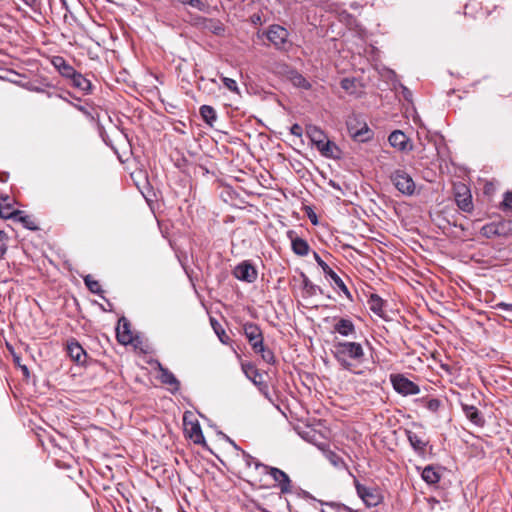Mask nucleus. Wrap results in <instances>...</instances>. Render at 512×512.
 Segmentation results:
<instances>
[{
  "instance_id": "f704fd0d",
  "label": "nucleus",
  "mask_w": 512,
  "mask_h": 512,
  "mask_svg": "<svg viewBox=\"0 0 512 512\" xmlns=\"http://www.w3.org/2000/svg\"><path fill=\"white\" fill-rule=\"evenodd\" d=\"M302 288L308 296H314L317 292H322V289L311 282L305 273H301Z\"/></svg>"
},
{
  "instance_id": "4c0bfd02",
  "label": "nucleus",
  "mask_w": 512,
  "mask_h": 512,
  "mask_svg": "<svg viewBox=\"0 0 512 512\" xmlns=\"http://www.w3.org/2000/svg\"><path fill=\"white\" fill-rule=\"evenodd\" d=\"M83 280H84L86 287L88 288V290L91 293L97 294V295L103 294L104 291H103L100 283L97 280H94L91 275H86L83 278Z\"/></svg>"
},
{
  "instance_id": "8fccbe9b",
  "label": "nucleus",
  "mask_w": 512,
  "mask_h": 512,
  "mask_svg": "<svg viewBox=\"0 0 512 512\" xmlns=\"http://www.w3.org/2000/svg\"><path fill=\"white\" fill-rule=\"evenodd\" d=\"M496 308L504 311H512V303L500 302L496 305Z\"/></svg>"
},
{
  "instance_id": "6ab92c4d",
  "label": "nucleus",
  "mask_w": 512,
  "mask_h": 512,
  "mask_svg": "<svg viewBox=\"0 0 512 512\" xmlns=\"http://www.w3.org/2000/svg\"><path fill=\"white\" fill-rule=\"evenodd\" d=\"M288 238L291 240L292 251L298 256H306L309 253L310 246L308 242L296 235L293 230L287 232Z\"/></svg>"
},
{
  "instance_id": "c03bdc74",
  "label": "nucleus",
  "mask_w": 512,
  "mask_h": 512,
  "mask_svg": "<svg viewBox=\"0 0 512 512\" xmlns=\"http://www.w3.org/2000/svg\"><path fill=\"white\" fill-rule=\"evenodd\" d=\"M502 210L512 209V191H507L504 194V199L501 203Z\"/></svg>"
},
{
  "instance_id": "49530a36",
  "label": "nucleus",
  "mask_w": 512,
  "mask_h": 512,
  "mask_svg": "<svg viewBox=\"0 0 512 512\" xmlns=\"http://www.w3.org/2000/svg\"><path fill=\"white\" fill-rule=\"evenodd\" d=\"M241 454H242L243 460H244V462H245L247 467H251L252 465L255 466V462H260L259 460H257L253 456H251L245 450H241Z\"/></svg>"
},
{
  "instance_id": "6e6552de",
  "label": "nucleus",
  "mask_w": 512,
  "mask_h": 512,
  "mask_svg": "<svg viewBox=\"0 0 512 512\" xmlns=\"http://www.w3.org/2000/svg\"><path fill=\"white\" fill-rule=\"evenodd\" d=\"M267 39L278 50H286L289 32L280 25H271L266 33Z\"/></svg>"
},
{
  "instance_id": "20e7f679",
  "label": "nucleus",
  "mask_w": 512,
  "mask_h": 512,
  "mask_svg": "<svg viewBox=\"0 0 512 512\" xmlns=\"http://www.w3.org/2000/svg\"><path fill=\"white\" fill-rule=\"evenodd\" d=\"M390 179L395 188L404 195H412L415 191V183L412 177L402 169L395 170Z\"/></svg>"
},
{
  "instance_id": "de8ad7c7",
  "label": "nucleus",
  "mask_w": 512,
  "mask_h": 512,
  "mask_svg": "<svg viewBox=\"0 0 512 512\" xmlns=\"http://www.w3.org/2000/svg\"><path fill=\"white\" fill-rule=\"evenodd\" d=\"M22 87H24L25 89L31 91V92H36V93H44V89H42L41 87L39 86H36L34 85L33 83H25V84H21Z\"/></svg>"
},
{
  "instance_id": "4468645a",
  "label": "nucleus",
  "mask_w": 512,
  "mask_h": 512,
  "mask_svg": "<svg viewBox=\"0 0 512 512\" xmlns=\"http://www.w3.org/2000/svg\"><path fill=\"white\" fill-rule=\"evenodd\" d=\"M51 64L56 71L66 80H69L72 76H75L77 72L75 68L66 61L62 56H53L51 58Z\"/></svg>"
},
{
  "instance_id": "412c9836",
  "label": "nucleus",
  "mask_w": 512,
  "mask_h": 512,
  "mask_svg": "<svg viewBox=\"0 0 512 512\" xmlns=\"http://www.w3.org/2000/svg\"><path fill=\"white\" fill-rule=\"evenodd\" d=\"M6 219L17 220L23 224V226L31 231L38 230V226L31 216L26 215L24 211L21 210H13L8 215H5Z\"/></svg>"
},
{
  "instance_id": "69168bd1",
  "label": "nucleus",
  "mask_w": 512,
  "mask_h": 512,
  "mask_svg": "<svg viewBox=\"0 0 512 512\" xmlns=\"http://www.w3.org/2000/svg\"><path fill=\"white\" fill-rule=\"evenodd\" d=\"M413 426L421 427V425H420V424H417V423H413Z\"/></svg>"
},
{
  "instance_id": "cd10ccee",
  "label": "nucleus",
  "mask_w": 512,
  "mask_h": 512,
  "mask_svg": "<svg viewBox=\"0 0 512 512\" xmlns=\"http://www.w3.org/2000/svg\"><path fill=\"white\" fill-rule=\"evenodd\" d=\"M200 115L203 121L210 127H213L215 121L217 120V112L210 105H202L199 109Z\"/></svg>"
},
{
  "instance_id": "9b49d317",
  "label": "nucleus",
  "mask_w": 512,
  "mask_h": 512,
  "mask_svg": "<svg viewBox=\"0 0 512 512\" xmlns=\"http://www.w3.org/2000/svg\"><path fill=\"white\" fill-rule=\"evenodd\" d=\"M455 202L463 212H471L473 210L472 196L468 187L461 184L455 188Z\"/></svg>"
},
{
  "instance_id": "58836bf2",
  "label": "nucleus",
  "mask_w": 512,
  "mask_h": 512,
  "mask_svg": "<svg viewBox=\"0 0 512 512\" xmlns=\"http://www.w3.org/2000/svg\"><path fill=\"white\" fill-rule=\"evenodd\" d=\"M498 234L499 230L497 226H495V222L488 223L481 228V235L488 239L496 237Z\"/></svg>"
},
{
  "instance_id": "a19ab883",
  "label": "nucleus",
  "mask_w": 512,
  "mask_h": 512,
  "mask_svg": "<svg viewBox=\"0 0 512 512\" xmlns=\"http://www.w3.org/2000/svg\"><path fill=\"white\" fill-rule=\"evenodd\" d=\"M221 81L229 91L236 94L240 93L237 82L234 79L229 77H221Z\"/></svg>"
},
{
  "instance_id": "e2e57ef3",
  "label": "nucleus",
  "mask_w": 512,
  "mask_h": 512,
  "mask_svg": "<svg viewBox=\"0 0 512 512\" xmlns=\"http://www.w3.org/2000/svg\"><path fill=\"white\" fill-rule=\"evenodd\" d=\"M305 496L308 498H312V496L308 492H305Z\"/></svg>"
},
{
  "instance_id": "13d9d810",
  "label": "nucleus",
  "mask_w": 512,
  "mask_h": 512,
  "mask_svg": "<svg viewBox=\"0 0 512 512\" xmlns=\"http://www.w3.org/2000/svg\"><path fill=\"white\" fill-rule=\"evenodd\" d=\"M13 361H14V363H15L18 367H19V365H22V364L20 363V357H19V356H17V355H15V354L13 355Z\"/></svg>"
},
{
  "instance_id": "864d4df0",
  "label": "nucleus",
  "mask_w": 512,
  "mask_h": 512,
  "mask_svg": "<svg viewBox=\"0 0 512 512\" xmlns=\"http://www.w3.org/2000/svg\"><path fill=\"white\" fill-rule=\"evenodd\" d=\"M19 368L21 369L22 373H23V376L25 378H29L30 376V372H29V369L26 365H19Z\"/></svg>"
},
{
  "instance_id": "e433bc0d",
  "label": "nucleus",
  "mask_w": 512,
  "mask_h": 512,
  "mask_svg": "<svg viewBox=\"0 0 512 512\" xmlns=\"http://www.w3.org/2000/svg\"><path fill=\"white\" fill-rule=\"evenodd\" d=\"M211 326L218 336L219 340L223 344H228L230 342V337L226 334L225 330L222 328L221 324L214 318L210 319Z\"/></svg>"
},
{
  "instance_id": "f257e3e1",
  "label": "nucleus",
  "mask_w": 512,
  "mask_h": 512,
  "mask_svg": "<svg viewBox=\"0 0 512 512\" xmlns=\"http://www.w3.org/2000/svg\"><path fill=\"white\" fill-rule=\"evenodd\" d=\"M333 355L339 365L348 371L353 368V362L362 363L365 353L362 345L352 341H337L333 345Z\"/></svg>"
},
{
  "instance_id": "bb28decb",
  "label": "nucleus",
  "mask_w": 512,
  "mask_h": 512,
  "mask_svg": "<svg viewBox=\"0 0 512 512\" xmlns=\"http://www.w3.org/2000/svg\"><path fill=\"white\" fill-rule=\"evenodd\" d=\"M422 479L429 485L440 481L441 475L433 465H428L422 470Z\"/></svg>"
},
{
  "instance_id": "f3484780",
  "label": "nucleus",
  "mask_w": 512,
  "mask_h": 512,
  "mask_svg": "<svg viewBox=\"0 0 512 512\" xmlns=\"http://www.w3.org/2000/svg\"><path fill=\"white\" fill-rule=\"evenodd\" d=\"M130 322L126 317H121L116 328L117 340L124 345L130 344L133 340L130 330Z\"/></svg>"
},
{
  "instance_id": "b1692460",
  "label": "nucleus",
  "mask_w": 512,
  "mask_h": 512,
  "mask_svg": "<svg viewBox=\"0 0 512 512\" xmlns=\"http://www.w3.org/2000/svg\"><path fill=\"white\" fill-rule=\"evenodd\" d=\"M287 77L293 86L297 88L310 90L312 87L311 83L297 70L292 69L288 71Z\"/></svg>"
},
{
  "instance_id": "ea45409f",
  "label": "nucleus",
  "mask_w": 512,
  "mask_h": 512,
  "mask_svg": "<svg viewBox=\"0 0 512 512\" xmlns=\"http://www.w3.org/2000/svg\"><path fill=\"white\" fill-rule=\"evenodd\" d=\"M495 226H497L499 230L498 236H507L509 234H512V222L511 221H500L495 222Z\"/></svg>"
},
{
  "instance_id": "2f4dec72",
  "label": "nucleus",
  "mask_w": 512,
  "mask_h": 512,
  "mask_svg": "<svg viewBox=\"0 0 512 512\" xmlns=\"http://www.w3.org/2000/svg\"><path fill=\"white\" fill-rule=\"evenodd\" d=\"M324 455L326 459L337 469H348L344 459L332 450H325Z\"/></svg>"
},
{
  "instance_id": "393cba45",
  "label": "nucleus",
  "mask_w": 512,
  "mask_h": 512,
  "mask_svg": "<svg viewBox=\"0 0 512 512\" xmlns=\"http://www.w3.org/2000/svg\"><path fill=\"white\" fill-rule=\"evenodd\" d=\"M241 369L245 376L252 381V383L256 386L257 382L260 379H263L262 373L256 368V366L251 362H243L241 364Z\"/></svg>"
},
{
  "instance_id": "0e129e2a",
  "label": "nucleus",
  "mask_w": 512,
  "mask_h": 512,
  "mask_svg": "<svg viewBox=\"0 0 512 512\" xmlns=\"http://www.w3.org/2000/svg\"><path fill=\"white\" fill-rule=\"evenodd\" d=\"M45 93H46V95H47L48 97H52V93H51V92H45Z\"/></svg>"
},
{
  "instance_id": "603ef678",
  "label": "nucleus",
  "mask_w": 512,
  "mask_h": 512,
  "mask_svg": "<svg viewBox=\"0 0 512 512\" xmlns=\"http://www.w3.org/2000/svg\"><path fill=\"white\" fill-rule=\"evenodd\" d=\"M99 133H100V136L102 137L103 141L107 144V145H110L109 141H108V137L106 135V132L103 128V126L99 125Z\"/></svg>"
},
{
  "instance_id": "4d7b16f0",
  "label": "nucleus",
  "mask_w": 512,
  "mask_h": 512,
  "mask_svg": "<svg viewBox=\"0 0 512 512\" xmlns=\"http://www.w3.org/2000/svg\"><path fill=\"white\" fill-rule=\"evenodd\" d=\"M403 94L406 99H408L411 96L410 90L404 86H403Z\"/></svg>"
},
{
  "instance_id": "dca6fc26",
  "label": "nucleus",
  "mask_w": 512,
  "mask_h": 512,
  "mask_svg": "<svg viewBox=\"0 0 512 512\" xmlns=\"http://www.w3.org/2000/svg\"><path fill=\"white\" fill-rule=\"evenodd\" d=\"M67 353L71 360L78 365H83L86 361L87 353L75 339L68 341Z\"/></svg>"
},
{
  "instance_id": "39448f33",
  "label": "nucleus",
  "mask_w": 512,
  "mask_h": 512,
  "mask_svg": "<svg viewBox=\"0 0 512 512\" xmlns=\"http://www.w3.org/2000/svg\"><path fill=\"white\" fill-rule=\"evenodd\" d=\"M391 383L394 390L403 395H416L420 393V387L402 374L391 375Z\"/></svg>"
},
{
  "instance_id": "423d86ee",
  "label": "nucleus",
  "mask_w": 512,
  "mask_h": 512,
  "mask_svg": "<svg viewBox=\"0 0 512 512\" xmlns=\"http://www.w3.org/2000/svg\"><path fill=\"white\" fill-rule=\"evenodd\" d=\"M313 256L316 263L319 265V267H321L325 277L330 278L335 286L341 290L349 300H352L350 291L348 290L344 281L339 277V275L332 268H330V266L325 261L322 260L318 253L314 252Z\"/></svg>"
},
{
  "instance_id": "7c9ffc66",
  "label": "nucleus",
  "mask_w": 512,
  "mask_h": 512,
  "mask_svg": "<svg viewBox=\"0 0 512 512\" xmlns=\"http://www.w3.org/2000/svg\"><path fill=\"white\" fill-rule=\"evenodd\" d=\"M416 404L423 405L430 412L436 413L442 405L441 400L437 398L421 397L414 400Z\"/></svg>"
},
{
  "instance_id": "ddd939ff",
  "label": "nucleus",
  "mask_w": 512,
  "mask_h": 512,
  "mask_svg": "<svg viewBox=\"0 0 512 512\" xmlns=\"http://www.w3.org/2000/svg\"><path fill=\"white\" fill-rule=\"evenodd\" d=\"M317 150L321 153L322 156L326 158L338 159L340 157V149L339 147L331 140L326 137L322 139L320 142L312 143Z\"/></svg>"
},
{
  "instance_id": "6e6d98bb",
  "label": "nucleus",
  "mask_w": 512,
  "mask_h": 512,
  "mask_svg": "<svg viewBox=\"0 0 512 512\" xmlns=\"http://www.w3.org/2000/svg\"><path fill=\"white\" fill-rule=\"evenodd\" d=\"M10 209L11 208L9 205H7L6 207L0 208L1 216L4 218L5 215H8L11 212Z\"/></svg>"
},
{
  "instance_id": "9d476101",
  "label": "nucleus",
  "mask_w": 512,
  "mask_h": 512,
  "mask_svg": "<svg viewBox=\"0 0 512 512\" xmlns=\"http://www.w3.org/2000/svg\"><path fill=\"white\" fill-rule=\"evenodd\" d=\"M388 141L393 148L401 152H409L413 149L410 138L401 130L392 131L388 137Z\"/></svg>"
},
{
  "instance_id": "f03ea898",
  "label": "nucleus",
  "mask_w": 512,
  "mask_h": 512,
  "mask_svg": "<svg viewBox=\"0 0 512 512\" xmlns=\"http://www.w3.org/2000/svg\"><path fill=\"white\" fill-rule=\"evenodd\" d=\"M255 468H263L265 470V474L270 475L273 480L277 482V486L282 494H287L292 491V481L288 474L283 470L268 466L261 462H255Z\"/></svg>"
},
{
  "instance_id": "f8f14e48",
  "label": "nucleus",
  "mask_w": 512,
  "mask_h": 512,
  "mask_svg": "<svg viewBox=\"0 0 512 512\" xmlns=\"http://www.w3.org/2000/svg\"><path fill=\"white\" fill-rule=\"evenodd\" d=\"M405 435L413 450L419 455L424 456L426 453V447L429 444V440L425 436H421L411 430L406 429Z\"/></svg>"
},
{
  "instance_id": "0eeeda50",
  "label": "nucleus",
  "mask_w": 512,
  "mask_h": 512,
  "mask_svg": "<svg viewBox=\"0 0 512 512\" xmlns=\"http://www.w3.org/2000/svg\"><path fill=\"white\" fill-rule=\"evenodd\" d=\"M232 274L236 279L246 283H253L258 277L256 267L249 260H244L236 265Z\"/></svg>"
},
{
  "instance_id": "bf43d9fd",
  "label": "nucleus",
  "mask_w": 512,
  "mask_h": 512,
  "mask_svg": "<svg viewBox=\"0 0 512 512\" xmlns=\"http://www.w3.org/2000/svg\"><path fill=\"white\" fill-rule=\"evenodd\" d=\"M26 5L33 6V4L36 2V0H22Z\"/></svg>"
},
{
  "instance_id": "3c124183",
  "label": "nucleus",
  "mask_w": 512,
  "mask_h": 512,
  "mask_svg": "<svg viewBox=\"0 0 512 512\" xmlns=\"http://www.w3.org/2000/svg\"><path fill=\"white\" fill-rule=\"evenodd\" d=\"M58 97H59L60 99H63V100H65V101H67L69 104L73 105V106H74L75 108H77L79 111H81V112H86V109H85L83 106H81V105H76V104L72 103L71 101H69L68 99H66L65 97H63L62 95H58Z\"/></svg>"
},
{
  "instance_id": "c756f323",
  "label": "nucleus",
  "mask_w": 512,
  "mask_h": 512,
  "mask_svg": "<svg viewBox=\"0 0 512 512\" xmlns=\"http://www.w3.org/2000/svg\"><path fill=\"white\" fill-rule=\"evenodd\" d=\"M306 135L312 143L320 142L322 141V139H325L327 137L325 132L320 127L313 124H309L306 126Z\"/></svg>"
},
{
  "instance_id": "37998d69",
  "label": "nucleus",
  "mask_w": 512,
  "mask_h": 512,
  "mask_svg": "<svg viewBox=\"0 0 512 512\" xmlns=\"http://www.w3.org/2000/svg\"><path fill=\"white\" fill-rule=\"evenodd\" d=\"M181 4L188 5L192 8H196L202 11L205 7V4L201 0H177Z\"/></svg>"
},
{
  "instance_id": "a18cd8bd",
  "label": "nucleus",
  "mask_w": 512,
  "mask_h": 512,
  "mask_svg": "<svg viewBox=\"0 0 512 512\" xmlns=\"http://www.w3.org/2000/svg\"><path fill=\"white\" fill-rule=\"evenodd\" d=\"M257 388L260 391L261 394H263L267 399H270L269 397V385L267 382H265L263 379H260L259 382H257Z\"/></svg>"
},
{
  "instance_id": "a878e982",
  "label": "nucleus",
  "mask_w": 512,
  "mask_h": 512,
  "mask_svg": "<svg viewBox=\"0 0 512 512\" xmlns=\"http://www.w3.org/2000/svg\"><path fill=\"white\" fill-rule=\"evenodd\" d=\"M188 437L195 443V444H205V438L201 429L200 424L196 421L194 423H191V427L188 429L186 428Z\"/></svg>"
},
{
  "instance_id": "a211bd4d",
  "label": "nucleus",
  "mask_w": 512,
  "mask_h": 512,
  "mask_svg": "<svg viewBox=\"0 0 512 512\" xmlns=\"http://www.w3.org/2000/svg\"><path fill=\"white\" fill-rule=\"evenodd\" d=\"M333 332L343 337H352L356 334V328L352 320L348 318H337L333 325Z\"/></svg>"
},
{
  "instance_id": "4be33fe9",
  "label": "nucleus",
  "mask_w": 512,
  "mask_h": 512,
  "mask_svg": "<svg viewBox=\"0 0 512 512\" xmlns=\"http://www.w3.org/2000/svg\"><path fill=\"white\" fill-rule=\"evenodd\" d=\"M159 367V379L162 384L171 386V391L176 392L180 389V382L175 375L168 369L158 363Z\"/></svg>"
},
{
  "instance_id": "2eb2a0df",
  "label": "nucleus",
  "mask_w": 512,
  "mask_h": 512,
  "mask_svg": "<svg viewBox=\"0 0 512 512\" xmlns=\"http://www.w3.org/2000/svg\"><path fill=\"white\" fill-rule=\"evenodd\" d=\"M462 411L466 418L474 425L483 427L485 425V418L479 409L474 405H469L464 402H460Z\"/></svg>"
},
{
  "instance_id": "1a4fd4ad",
  "label": "nucleus",
  "mask_w": 512,
  "mask_h": 512,
  "mask_svg": "<svg viewBox=\"0 0 512 512\" xmlns=\"http://www.w3.org/2000/svg\"><path fill=\"white\" fill-rule=\"evenodd\" d=\"M243 332L253 351L262 347V344L264 343V337L258 324L253 322H246L243 324Z\"/></svg>"
},
{
  "instance_id": "5701e85b",
  "label": "nucleus",
  "mask_w": 512,
  "mask_h": 512,
  "mask_svg": "<svg viewBox=\"0 0 512 512\" xmlns=\"http://www.w3.org/2000/svg\"><path fill=\"white\" fill-rule=\"evenodd\" d=\"M348 131L351 136L359 142H367L372 139L373 131L368 127L366 123L359 129H356L351 123L348 124Z\"/></svg>"
},
{
  "instance_id": "aec40b11",
  "label": "nucleus",
  "mask_w": 512,
  "mask_h": 512,
  "mask_svg": "<svg viewBox=\"0 0 512 512\" xmlns=\"http://www.w3.org/2000/svg\"><path fill=\"white\" fill-rule=\"evenodd\" d=\"M68 81L73 88L79 90L82 94L89 95L92 93L93 85L91 81L80 72L77 71L75 76H72Z\"/></svg>"
},
{
  "instance_id": "79ce46f5",
  "label": "nucleus",
  "mask_w": 512,
  "mask_h": 512,
  "mask_svg": "<svg viewBox=\"0 0 512 512\" xmlns=\"http://www.w3.org/2000/svg\"><path fill=\"white\" fill-rule=\"evenodd\" d=\"M8 235L5 231L0 230V259H3L7 251Z\"/></svg>"
},
{
  "instance_id": "09e8293b",
  "label": "nucleus",
  "mask_w": 512,
  "mask_h": 512,
  "mask_svg": "<svg viewBox=\"0 0 512 512\" xmlns=\"http://www.w3.org/2000/svg\"><path fill=\"white\" fill-rule=\"evenodd\" d=\"M290 133L296 137H301L303 129L298 123H295L290 127Z\"/></svg>"
},
{
  "instance_id": "c85d7f7f",
  "label": "nucleus",
  "mask_w": 512,
  "mask_h": 512,
  "mask_svg": "<svg viewBox=\"0 0 512 512\" xmlns=\"http://www.w3.org/2000/svg\"><path fill=\"white\" fill-rule=\"evenodd\" d=\"M368 305H369L370 310L374 314H376V315H378L380 317L383 316V314H384V310H383L384 301H383V299L379 295L371 294L369 299H368Z\"/></svg>"
},
{
  "instance_id": "473e14b6",
  "label": "nucleus",
  "mask_w": 512,
  "mask_h": 512,
  "mask_svg": "<svg viewBox=\"0 0 512 512\" xmlns=\"http://www.w3.org/2000/svg\"><path fill=\"white\" fill-rule=\"evenodd\" d=\"M202 25L205 29L208 28L215 35H222L225 31L224 25L219 20L203 18Z\"/></svg>"
},
{
  "instance_id": "72a5a7b5",
  "label": "nucleus",
  "mask_w": 512,
  "mask_h": 512,
  "mask_svg": "<svg viewBox=\"0 0 512 512\" xmlns=\"http://www.w3.org/2000/svg\"><path fill=\"white\" fill-rule=\"evenodd\" d=\"M341 88L350 95H358L359 82L356 78H343L340 82Z\"/></svg>"
},
{
  "instance_id": "052dcab7",
  "label": "nucleus",
  "mask_w": 512,
  "mask_h": 512,
  "mask_svg": "<svg viewBox=\"0 0 512 512\" xmlns=\"http://www.w3.org/2000/svg\"><path fill=\"white\" fill-rule=\"evenodd\" d=\"M309 218L311 219V222H312L313 224H316V223H317V217H316V215H315V214H314V216H309Z\"/></svg>"
},
{
  "instance_id": "7ed1b4c3",
  "label": "nucleus",
  "mask_w": 512,
  "mask_h": 512,
  "mask_svg": "<svg viewBox=\"0 0 512 512\" xmlns=\"http://www.w3.org/2000/svg\"><path fill=\"white\" fill-rule=\"evenodd\" d=\"M353 478L357 495L367 507H376L382 502L383 497L378 488L367 487L361 484L355 476Z\"/></svg>"
},
{
  "instance_id": "c9c22d12",
  "label": "nucleus",
  "mask_w": 512,
  "mask_h": 512,
  "mask_svg": "<svg viewBox=\"0 0 512 512\" xmlns=\"http://www.w3.org/2000/svg\"><path fill=\"white\" fill-rule=\"evenodd\" d=\"M254 353L260 354L262 360L264 362H266L267 364L274 365L276 363V358H275L273 351L271 349H269L268 347H266L264 345V343L262 344L261 348L255 349Z\"/></svg>"
},
{
  "instance_id": "5fc2aeb1",
  "label": "nucleus",
  "mask_w": 512,
  "mask_h": 512,
  "mask_svg": "<svg viewBox=\"0 0 512 512\" xmlns=\"http://www.w3.org/2000/svg\"><path fill=\"white\" fill-rule=\"evenodd\" d=\"M225 439L236 449V450H239L241 451L242 449L235 443V441H233L232 439H230L227 435L221 433Z\"/></svg>"
},
{
  "instance_id": "680f3d73",
  "label": "nucleus",
  "mask_w": 512,
  "mask_h": 512,
  "mask_svg": "<svg viewBox=\"0 0 512 512\" xmlns=\"http://www.w3.org/2000/svg\"><path fill=\"white\" fill-rule=\"evenodd\" d=\"M330 185L334 188H339V186L333 181H330Z\"/></svg>"
}]
</instances>
